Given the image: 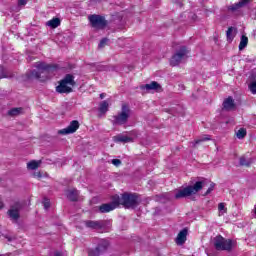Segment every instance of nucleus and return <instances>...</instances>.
<instances>
[{
    "mask_svg": "<svg viewBox=\"0 0 256 256\" xmlns=\"http://www.w3.org/2000/svg\"><path fill=\"white\" fill-rule=\"evenodd\" d=\"M84 223L88 229L99 230V229H103V227H105V221H103V220H98V221L87 220Z\"/></svg>",
    "mask_w": 256,
    "mask_h": 256,
    "instance_id": "ddd939ff",
    "label": "nucleus"
},
{
    "mask_svg": "<svg viewBox=\"0 0 256 256\" xmlns=\"http://www.w3.org/2000/svg\"><path fill=\"white\" fill-rule=\"evenodd\" d=\"M248 43H249V38H247V36H245V35H242L240 44H239V51H243V49H245V47H247Z\"/></svg>",
    "mask_w": 256,
    "mask_h": 256,
    "instance_id": "5701e85b",
    "label": "nucleus"
},
{
    "mask_svg": "<svg viewBox=\"0 0 256 256\" xmlns=\"http://www.w3.org/2000/svg\"><path fill=\"white\" fill-rule=\"evenodd\" d=\"M246 136H247V130L245 128H240L236 133V137L238 139H245Z\"/></svg>",
    "mask_w": 256,
    "mask_h": 256,
    "instance_id": "bb28decb",
    "label": "nucleus"
},
{
    "mask_svg": "<svg viewBox=\"0 0 256 256\" xmlns=\"http://www.w3.org/2000/svg\"><path fill=\"white\" fill-rule=\"evenodd\" d=\"M7 77H9V75H7V71H5V68L0 65V79H5Z\"/></svg>",
    "mask_w": 256,
    "mask_h": 256,
    "instance_id": "cd10ccee",
    "label": "nucleus"
},
{
    "mask_svg": "<svg viewBox=\"0 0 256 256\" xmlns=\"http://www.w3.org/2000/svg\"><path fill=\"white\" fill-rule=\"evenodd\" d=\"M213 189H215V184H211V186L206 191L205 195H209V193H211V191H213Z\"/></svg>",
    "mask_w": 256,
    "mask_h": 256,
    "instance_id": "f704fd0d",
    "label": "nucleus"
},
{
    "mask_svg": "<svg viewBox=\"0 0 256 256\" xmlns=\"http://www.w3.org/2000/svg\"><path fill=\"white\" fill-rule=\"evenodd\" d=\"M203 185H205V182L197 181L194 185L180 188L175 191V199H185V197H191V195L199 193V191L203 189Z\"/></svg>",
    "mask_w": 256,
    "mask_h": 256,
    "instance_id": "7ed1b4c3",
    "label": "nucleus"
},
{
    "mask_svg": "<svg viewBox=\"0 0 256 256\" xmlns=\"http://www.w3.org/2000/svg\"><path fill=\"white\" fill-rule=\"evenodd\" d=\"M249 1L251 0H240L238 3L228 6V10L232 11V13H235V11H239L241 7H245Z\"/></svg>",
    "mask_w": 256,
    "mask_h": 256,
    "instance_id": "dca6fc26",
    "label": "nucleus"
},
{
    "mask_svg": "<svg viewBox=\"0 0 256 256\" xmlns=\"http://www.w3.org/2000/svg\"><path fill=\"white\" fill-rule=\"evenodd\" d=\"M39 165H41V161H31L27 163L28 169H31V171H35V169L39 168Z\"/></svg>",
    "mask_w": 256,
    "mask_h": 256,
    "instance_id": "393cba45",
    "label": "nucleus"
},
{
    "mask_svg": "<svg viewBox=\"0 0 256 256\" xmlns=\"http://www.w3.org/2000/svg\"><path fill=\"white\" fill-rule=\"evenodd\" d=\"M46 25L48 27H51L52 29H57V27H59V25H61V19L59 18H53L51 20H49Z\"/></svg>",
    "mask_w": 256,
    "mask_h": 256,
    "instance_id": "412c9836",
    "label": "nucleus"
},
{
    "mask_svg": "<svg viewBox=\"0 0 256 256\" xmlns=\"http://www.w3.org/2000/svg\"><path fill=\"white\" fill-rule=\"evenodd\" d=\"M187 233H188L187 228H184L183 230H181L176 237V244L185 245V241H187Z\"/></svg>",
    "mask_w": 256,
    "mask_h": 256,
    "instance_id": "2eb2a0df",
    "label": "nucleus"
},
{
    "mask_svg": "<svg viewBox=\"0 0 256 256\" xmlns=\"http://www.w3.org/2000/svg\"><path fill=\"white\" fill-rule=\"evenodd\" d=\"M249 89H250L251 93H253V95H256V81H253V82L249 85Z\"/></svg>",
    "mask_w": 256,
    "mask_h": 256,
    "instance_id": "7c9ffc66",
    "label": "nucleus"
},
{
    "mask_svg": "<svg viewBox=\"0 0 256 256\" xmlns=\"http://www.w3.org/2000/svg\"><path fill=\"white\" fill-rule=\"evenodd\" d=\"M112 164L115 165V167H119L121 165V160L119 159H113Z\"/></svg>",
    "mask_w": 256,
    "mask_h": 256,
    "instance_id": "72a5a7b5",
    "label": "nucleus"
},
{
    "mask_svg": "<svg viewBox=\"0 0 256 256\" xmlns=\"http://www.w3.org/2000/svg\"><path fill=\"white\" fill-rule=\"evenodd\" d=\"M5 207V204H3V201H0V209H3Z\"/></svg>",
    "mask_w": 256,
    "mask_h": 256,
    "instance_id": "e433bc0d",
    "label": "nucleus"
},
{
    "mask_svg": "<svg viewBox=\"0 0 256 256\" xmlns=\"http://www.w3.org/2000/svg\"><path fill=\"white\" fill-rule=\"evenodd\" d=\"M233 31H235L234 27H229L228 30L226 31V37L227 41H233L235 39V35L233 34Z\"/></svg>",
    "mask_w": 256,
    "mask_h": 256,
    "instance_id": "a878e982",
    "label": "nucleus"
},
{
    "mask_svg": "<svg viewBox=\"0 0 256 256\" xmlns=\"http://www.w3.org/2000/svg\"><path fill=\"white\" fill-rule=\"evenodd\" d=\"M240 165L242 167H249V165H251V163L249 161H247V159H245V157H241L240 158Z\"/></svg>",
    "mask_w": 256,
    "mask_h": 256,
    "instance_id": "c85d7f7f",
    "label": "nucleus"
},
{
    "mask_svg": "<svg viewBox=\"0 0 256 256\" xmlns=\"http://www.w3.org/2000/svg\"><path fill=\"white\" fill-rule=\"evenodd\" d=\"M119 207V195H115L112 197V202L102 204L99 207L100 213H109L110 211H113Z\"/></svg>",
    "mask_w": 256,
    "mask_h": 256,
    "instance_id": "1a4fd4ad",
    "label": "nucleus"
},
{
    "mask_svg": "<svg viewBox=\"0 0 256 256\" xmlns=\"http://www.w3.org/2000/svg\"><path fill=\"white\" fill-rule=\"evenodd\" d=\"M223 108L225 111H233V109H235V100H233L232 97H228L223 102Z\"/></svg>",
    "mask_w": 256,
    "mask_h": 256,
    "instance_id": "f3484780",
    "label": "nucleus"
},
{
    "mask_svg": "<svg viewBox=\"0 0 256 256\" xmlns=\"http://www.w3.org/2000/svg\"><path fill=\"white\" fill-rule=\"evenodd\" d=\"M37 177H41V173H38V174H37Z\"/></svg>",
    "mask_w": 256,
    "mask_h": 256,
    "instance_id": "58836bf2",
    "label": "nucleus"
},
{
    "mask_svg": "<svg viewBox=\"0 0 256 256\" xmlns=\"http://www.w3.org/2000/svg\"><path fill=\"white\" fill-rule=\"evenodd\" d=\"M205 141H211V136H209V135L200 136L198 139H196L193 142V147H197V145H201V143H203Z\"/></svg>",
    "mask_w": 256,
    "mask_h": 256,
    "instance_id": "4be33fe9",
    "label": "nucleus"
},
{
    "mask_svg": "<svg viewBox=\"0 0 256 256\" xmlns=\"http://www.w3.org/2000/svg\"><path fill=\"white\" fill-rule=\"evenodd\" d=\"M88 19L94 29H105L107 27V20L101 15L93 14Z\"/></svg>",
    "mask_w": 256,
    "mask_h": 256,
    "instance_id": "6e6552de",
    "label": "nucleus"
},
{
    "mask_svg": "<svg viewBox=\"0 0 256 256\" xmlns=\"http://www.w3.org/2000/svg\"><path fill=\"white\" fill-rule=\"evenodd\" d=\"M131 117V108L129 105L123 104L121 107V112L114 116L113 124L114 125H125Z\"/></svg>",
    "mask_w": 256,
    "mask_h": 256,
    "instance_id": "39448f33",
    "label": "nucleus"
},
{
    "mask_svg": "<svg viewBox=\"0 0 256 256\" xmlns=\"http://www.w3.org/2000/svg\"><path fill=\"white\" fill-rule=\"evenodd\" d=\"M100 99H105V93L100 94Z\"/></svg>",
    "mask_w": 256,
    "mask_h": 256,
    "instance_id": "4c0bfd02",
    "label": "nucleus"
},
{
    "mask_svg": "<svg viewBox=\"0 0 256 256\" xmlns=\"http://www.w3.org/2000/svg\"><path fill=\"white\" fill-rule=\"evenodd\" d=\"M23 113H24L23 107L12 108L8 111V115L10 117H18V115H23Z\"/></svg>",
    "mask_w": 256,
    "mask_h": 256,
    "instance_id": "6ab92c4d",
    "label": "nucleus"
},
{
    "mask_svg": "<svg viewBox=\"0 0 256 256\" xmlns=\"http://www.w3.org/2000/svg\"><path fill=\"white\" fill-rule=\"evenodd\" d=\"M107 43H109V39L103 38V39L100 41L98 47L101 49V48L105 47V45H107Z\"/></svg>",
    "mask_w": 256,
    "mask_h": 256,
    "instance_id": "473e14b6",
    "label": "nucleus"
},
{
    "mask_svg": "<svg viewBox=\"0 0 256 256\" xmlns=\"http://www.w3.org/2000/svg\"><path fill=\"white\" fill-rule=\"evenodd\" d=\"M187 53H189V51L185 46H182L178 51H176V53L170 59L171 67H177V65H180V63H185L188 57Z\"/></svg>",
    "mask_w": 256,
    "mask_h": 256,
    "instance_id": "423d86ee",
    "label": "nucleus"
},
{
    "mask_svg": "<svg viewBox=\"0 0 256 256\" xmlns=\"http://www.w3.org/2000/svg\"><path fill=\"white\" fill-rule=\"evenodd\" d=\"M77 129H79V121L73 120L66 128L59 130L58 133L60 135H71L75 133Z\"/></svg>",
    "mask_w": 256,
    "mask_h": 256,
    "instance_id": "f8f14e48",
    "label": "nucleus"
},
{
    "mask_svg": "<svg viewBox=\"0 0 256 256\" xmlns=\"http://www.w3.org/2000/svg\"><path fill=\"white\" fill-rule=\"evenodd\" d=\"M21 209H22L21 203H19V202L15 203L8 210V217H10V219L12 221L17 223V221H19V219L21 217V214H20Z\"/></svg>",
    "mask_w": 256,
    "mask_h": 256,
    "instance_id": "9d476101",
    "label": "nucleus"
},
{
    "mask_svg": "<svg viewBox=\"0 0 256 256\" xmlns=\"http://www.w3.org/2000/svg\"><path fill=\"white\" fill-rule=\"evenodd\" d=\"M114 141L116 143H131V142H133V139L127 135L120 134V135L114 137Z\"/></svg>",
    "mask_w": 256,
    "mask_h": 256,
    "instance_id": "a211bd4d",
    "label": "nucleus"
},
{
    "mask_svg": "<svg viewBox=\"0 0 256 256\" xmlns=\"http://www.w3.org/2000/svg\"><path fill=\"white\" fill-rule=\"evenodd\" d=\"M67 197L70 201H77L79 199V191L76 189L68 190Z\"/></svg>",
    "mask_w": 256,
    "mask_h": 256,
    "instance_id": "aec40b11",
    "label": "nucleus"
},
{
    "mask_svg": "<svg viewBox=\"0 0 256 256\" xmlns=\"http://www.w3.org/2000/svg\"><path fill=\"white\" fill-rule=\"evenodd\" d=\"M75 85V76H73V74H66L65 77L59 81V85L56 87V92L61 94L72 93Z\"/></svg>",
    "mask_w": 256,
    "mask_h": 256,
    "instance_id": "20e7f679",
    "label": "nucleus"
},
{
    "mask_svg": "<svg viewBox=\"0 0 256 256\" xmlns=\"http://www.w3.org/2000/svg\"><path fill=\"white\" fill-rule=\"evenodd\" d=\"M99 111L100 113H107V111H109V102H107V100L100 103Z\"/></svg>",
    "mask_w": 256,
    "mask_h": 256,
    "instance_id": "b1692460",
    "label": "nucleus"
},
{
    "mask_svg": "<svg viewBox=\"0 0 256 256\" xmlns=\"http://www.w3.org/2000/svg\"><path fill=\"white\" fill-rule=\"evenodd\" d=\"M43 206H44V209H49V207H51V201H49V199H47V198H44V200H43Z\"/></svg>",
    "mask_w": 256,
    "mask_h": 256,
    "instance_id": "2f4dec72",
    "label": "nucleus"
},
{
    "mask_svg": "<svg viewBox=\"0 0 256 256\" xmlns=\"http://www.w3.org/2000/svg\"><path fill=\"white\" fill-rule=\"evenodd\" d=\"M214 247L216 251H231L233 249V241L227 240L222 236L214 238Z\"/></svg>",
    "mask_w": 256,
    "mask_h": 256,
    "instance_id": "0eeeda50",
    "label": "nucleus"
},
{
    "mask_svg": "<svg viewBox=\"0 0 256 256\" xmlns=\"http://www.w3.org/2000/svg\"><path fill=\"white\" fill-rule=\"evenodd\" d=\"M218 210L220 211V213H222V215H223V213H227V209L225 207V203H219L218 204Z\"/></svg>",
    "mask_w": 256,
    "mask_h": 256,
    "instance_id": "c756f323",
    "label": "nucleus"
},
{
    "mask_svg": "<svg viewBox=\"0 0 256 256\" xmlns=\"http://www.w3.org/2000/svg\"><path fill=\"white\" fill-rule=\"evenodd\" d=\"M35 67L36 70H32L27 73L28 79H39V81H47V79H49V73H52L53 69H55V67L45 62H36Z\"/></svg>",
    "mask_w": 256,
    "mask_h": 256,
    "instance_id": "f257e3e1",
    "label": "nucleus"
},
{
    "mask_svg": "<svg viewBox=\"0 0 256 256\" xmlns=\"http://www.w3.org/2000/svg\"><path fill=\"white\" fill-rule=\"evenodd\" d=\"M119 205H123L125 209H137L141 205V198L138 194L125 192L119 197Z\"/></svg>",
    "mask_w": 256,
    "mask_h": 256,
    "instance_id": "f03ea898",
    "label": "nucleus"
},
{
    "mask_svg": "<svg viewBox=\"0 0 256 256\" xmlns=\"http://www.w3.org/2000/svg\"><path fill=\"white\" fill-rule=\"evenodd\" d=\"M27 1L29 0H19L18 5H27Z\"/></svg>",
    "mask_w": 256,
    "mask_h": 256,
    "instance_id": "c9c22d12",
    "label": "nucleus"
},
{
    "mask_svg": "<svg viewBox=\"0 0 256 256\" xmlns=\"http://www.w3.org/2000/svg\"><path fill=\"white\" fill-rule=\"evenodd\" d=\"M107 247H109V243L105 240H102L95 249H91L88 251L89 256H99L102 253L107 251Z\"/></svg>",
    "mask_w": 256,
    "mask_h": 256,
    "instance_id": "9b49d317",
    "label": "nucleus"
},
{
    "mask_svg": "<svg viewBox=\"0 0 256 256\" xmlns=\"http://www.w3.org/2000/svg\"><path fill=\"white\" fill-rule=\"evenodd\" d=\"M140 89L146 91H161V85L156 81H152L150 84L142 85Z\"/></svg>",
    "mask_w": 256,
    "mask_h": 256,
    "instance_id": "4468645a",
    "label": "nucleus"
}]
</instances>
